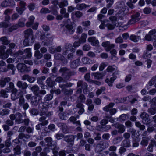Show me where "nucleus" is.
I'll return each instance as SVG.
<instances>
[{"label": "nucleus", "instance_id": "f257e3e1", "mask_svg": "<svg viewBox=\"0 0 156 156\" xmlns=\"http://www.w3.org/2000/svg\"><path fill=\"white\" fill-rule=\"evenodd\" d=\"M59 72L62 73V76H64L66 79H69L71 76L74 75L76 73L74 71H71L69 69L66 67H61L59 70Z\"/></svg>", "mask_w": 156, "mask_h": 156}, {"label": "nucleus", "instance_id": "f03ea898", "mask_svg": "<svg viewBox=\"0 0 156 156\" xmlns=\"http://www.w3.org/2000/svg\"><path fill=\"white\" fill-rule=\"evenodd\" d=\"M119 5L121 6H119V7L122 8V9L118 12L119 16H118L120 20H122L123 19V17L127 14L128 9L126 8V6H125L124 3L123 2L121 3Z\"/></svg>", "mask_w": 156, "mask_h": 156}, {"label": "nucleus", "instance_id": "7ed1b4c3", "mask_svg": "<svg viewBox=\"0 0 156 156\" xmlns=\"http://www.w3.org/2000/svg\"><path fill=\"white\" fill-rule=\"evenodd\" d=\"M22 117V115L19 112H17L15 114H11L9 116L10 119L12 120H15L16 123L17 124L23 123Z\"/></svg>", "mask_w": 156, "mask_h": 156}, {"label": "nucleus", "instance_id": "20e7f679", "mask_svg": "<svg viewBox=\"0 0 156 156\" xmlns=\"http://www.w3.org/2000/svg\"><path fill=\"white\" fill-rule=\"evenodd\" d=\"M30 89L35 95H44L46 93V91L44 90H40L39 87L37 85L33 86Z\"/></svg>", "mask_w": 156, "mask_h": 156}, {"label": "nucleus", "instance_id": "39448f33", "mask_svg": "<svg viewBox=\"0 0 156 156\" xmlns=\"http://www.w3.org/2000/svg\"><path fill=\"white\" fill-rule=\"evenodd\" d=\"M64 28V31L67 34H72L74 32L75 29L71 23H65Z\"/></svg>", "mask_w": 156, "mask_h": 156}, {"label": "nucleus", "instance_id": "423d86ee", "mask_svg": "<svg viewBox=\"0 0 156 156\" xmlns=\"http://www.w3.org/2000/svg\"><path fill=\"white\" fill-rule=\"evenodd\" d=\"M16 54L18 55L25 54V55L23 56V59H25L27 58H30L32 55L31 49L29 48L25 49L24 50L23 52L19 50L18 52L16 53Z\"/></svg>", "mask_w": 156, "mask_h": 156}, {"label": "nucleus", "instance_id": "0eeeda50", "mask_svg": "<svg viewBox=\"0 0 156 156\" xmlns=\"http://www.w3.org/2000/svg\"><path fill=\"white\" fill-rule=\"evenodd\" d=\"M47 106L46 103L42 102L39 104L38 106V108L40 110V115L42 116L44 115L45 112L48 110Z\"/></svg>", "mask_w": 156, "mask_h": 156}, {"label": "nucleus", "instance_id": "6e6552de", "mask_svg": "<svg viewBox=\"0 0 156 156\" xmlns=\"http://www.w3.org/2000/svg\"><path fill=\"white\" fill-rule=\"evenodd\" d=\"M140 117L142 119L143 123L147 125L150 122V120L149 118V115L145 112L141 113Z\"/></svg>", "mask_w": 156, "mask_h": 156}, {"label": "nucleus", "instance_id": "1a4fd4ad", "mask_svg": "<svg viewBox=\"0 0 156 156\" xmlns=\"http://www.w3.org/2000/svg\"><path fill=\"white\" fill-rule=\"evenodd\" d=\"M101 45L104 47L105 50L107 52L109 51L115 47L114 44H111L109 41L103 42L102 43Z\"/></svg>", "mask_w": 156, "mask_h": 156}, {"label": "nucleus", "instance_id": "9d476101", "mask_svg": "<svg viewBox=\"0 0 156 156\" xmlns=\"http://www.w3.org/2000/svg\"><path fill=\"white\" fill-rule=\"evenodd\" d=\"M131 19L128 22L129 24H132L139 21L140 19V13L137 12L135 14L131 16Z\"/></svg>", "mask_w": 156, "mask_h": 156}, {"label": "nucleus", "instance_id": "9b49d317", "mask_svg": "<svg viewBox=\"0 0 156 156\" xmlns=\"http://www.w3.org/2000/svg\"><path fill=\"white\" fill-rule=\"evenodd\" d=\"M119 74V72L118 71H115L112 74L113 76L111 77L110 79H106L105 80V82L107 83L109 86H112V83H113L114 80L117 78V77L116 76H115V74Z\"/></svg>", "mask_w": 156, "mask_h": 156}, {"label": "nucleus", "instance_id": "f8f14e48", "mask_svg": "<svg viewBox=\"0 0 156 156\" xmlns=\"http://www.w3.org/2000/svg\"><path fill=\"white\" fill-rule=\"evenodd\" d=\"M41 95H35L32 96L31 98V103L32 105L37 106L41 101Z\"/></svg>", "mask_w": 156, "mask_h": 156}, {"label": "nucleus", "instance_id": "ddd939ff", "mask_svg": "<svg viewBox=\"0 0 156 156\" xmlns=\"http://www.w3.org/2000/svg\"><path fill=\"white\" fill-rule=\"evenodd\" d=\"M24 36L25 37H28L31 38V42L33 43L34 37L33 36V31L31 29H27L24 31Z\"/></svg>", "mask_w": 156, "mask_h": 156}, {"label": "nucleus", "instance_id": "4468645a", "mask_svg": "<svg viewBox=\"0 0 156 156\" xmlns=\"http://www.w3.org/2000/svg\"><path fill=\"white\" fill-rule=\"evenodd\" d=\"M19 104L20 106L22 107L24 110L27 109L29 107L28 103L25 102V99L23 97L20 98Z\"/></svg>", "mask_w": 156, "mask_h": 156}, {"label": "nucleus", "instance_id": "2eb2a0df", "mask_svg": "<svg viewBox=\"0 0 156 156\" xmlns=\"http://www.w3.org/2000/svg\"><path fill=\"white\" fill-rule=\"evenodd\" d=\"M16 86L20 89L22 90H26L28 87V85L25 82L18 81L16 83Z\"/></svg>", "mask_w": 156, "mask_h": 156}, {"label": "nucleus", "instance_id": "dca6fc26", "mask_svg": "<svg viewBox=\"0 0 156 156\" xmlns=\"http://www.w3.org/2000/svg\"><path fill=\"white\" fill-rule=\"evenodd\" d=\"M76 108L79 109L78 113L79 115H81L85 111L84 105L82 103L80 102H76Z\"/></svg>", "mask_w": 156, "mask_h": 156}, {"label": "nucleus", "instance_id": "f3484780", "mask_svg": "<svg viewBox=\"0 0 156 156\" xmlns=\"http://www.w3.org/2000/svg\"><path fill=\"white\" fill-rule=\"evenodd\" d=\"M80 58H78L71 62L70 63V66L72 68L76 69L80 65Z\"/></svg>", "mask_w": 156, "mask_h": 156}, {"label": "nucleus", "instance_id": "a211bd4d", "mask_svg": "<svg viewBox=\"0 0 156 156\" xmlns=\"http://www.w3.org/2000/svg\"><path fill=\"white\" fill-rule=\"evenodd\" d=\"M17 68L21 72H24L27 71V68L26 65L23 63H18L16 66Z\"/></svg>", "mask_w": 156, "mask_h": 156}, {"label": "nucleus", "instance_id": "6ab92c4d", "mask_svg": "<svg viewBox=\"0 0 156 156\" xmlns=\"http://www.w3.org/2000/svg\"><path fill=\"white\" fill-rule=\"evenodd\" d=\"M88 41L91 44L92 46H97L99 44V41L95 37H90L88 38Z\"/></svg>", "mask_w": 156, "mask_h": 156}, {"label": "nucleus", "instance_id": "aec40b11", "mask_svg": "<svg viewBox=\"0 0 156 156\" xmlns=\"http://www.w3.org/2000/svg\"><path fill=\"white\" fill-rule=\"evenodd\" d=\"M72 46L71 44L69 43H67L65 44L63 48V54L66 55L72 48Z\"/></svg>", "mask_w": 156, "mask_h": 156}, {"label": "nucleus", "instance_id": "412c9836", "mask_svg": "<svg viewBox=\"0 0 156 156\" xmlns=\"http://www.w3.org/2000/svg\"><path fill=\"white\" fill-rule=\"evenodd\" d=\"M113 126L118 129V132L119 133H122L125 131V128L123 125L116 123Z\"/></svg>", "mask_w": 156, "mask_h": 156}, {"label": "nucleus", "instance_id": "4be33fe9", "mask_svg": "<svg viewBox=\"0 0 156 156\" xmlns=\"http://www.w3.org/2000/svg\"><path fill=\"white\" fill-rule=\"evenodd\" d=\"M55 57L57 60H60L64 64H66L67 63V61L66 58L60 54H55Z\"/></svg>", "mask_w": 156, "mask_h": 156}, {"label": "nucleus", "instance_id": "5701e85b", "mask_svg": "<svg viewBox=\"0 0 156 156\" xmlns=\"http://www.w3.org/2000/svg\"><path fill=\"white\" fill-rule=\"evenodd\" d=\"M11 99L13 101H14L19 97V94L18 92V90L16 89H14L12 90V93L11 95Z\"/></svg>", "mask_w": 156, "mask_h": 156}, {"label": "nucleus", "instance_id": "b1692460", "mask_svg": "<svg viewBox=\"0 0 156 156\" xmlns=\"http://www.w3.org/2000/svg\"><path fill=\"white\" fill-rule=\"evenodd\" d=\"M57 125L58 127L62 129L63 133H67L68 128L66 124L62 122H58L57 123Z\"/></svg>", "mask_w": 156, "mask_h": 156}, {"label": "nucleus", "instance_id": "393cba45", "mask_svg": "<svg viewBox=\"0 0 156 156\" xmlns=\"http://www.w3.org/2000/svg\"><path fill=\"white\" fill-rule=\"evenodd\" d=\"M77 87H81V88L83 90L86 89L87 88V84L86 83L82 80H79L77 83Z\"/></svg>", "mask_w": 156, "mask_h": 156}, {"label": "nucleus", "instance_id": "a878e982", "mask_svg": "<svg viewBox=\"0 0 156 156\" xmlns=\"http://www.w3.org/2000/svg\"><path fill=\"white\" fill-rule=\"evenodd\" d=\"M69 114L64 112H60L59 114V116L60 119L62 120H66L67 119Z\"/></svg>", "mask_w": 156, "mask_h": 156}, {"label": "nucleus", "instance_id": "bb28decb", "mask_svg": "<svg viewBox=\"0 0 156 156\" xmlns=\"http://www.w3.org/2000/svg\"><path fill=\"white\" fill-rule=\"evenodd\" d=\"M39 119V121L41 122L40 123L42 124L43 126H45L48 124V121L46 120V117L44 116H41Z\"/></svg>", "mask_w": 156, "mask_h": 156}, {"label": "nucleus", "instance_id": "cd10ccee", "mask_svg": "<svg viewBox=\"0 0 156 156\" xmlns=\"http://www.w3.org/2000/svg\"><path fill=\"white\" fill-rule=\"evenodd\" d=\"M92 76H94L95 79L99 80L102 79L104 75L102 73L96 72L92 73Z\"/></svg>", "mask_w": 156, "mask_h": 156}, {"label": "nucleus", "instance_id": "c85d7f7f", "mask_svg": "<svg viewBox=\"0 0 156 156\" xmlns=\"http://www.w3.org/2000/svg\"><path fill=\"white\" fill-rule=\"evenodd\" d=\"M75 137L74 136L72 135L66 136H64V140L67 142H73Z\"/></svg>", "mask_w": 156, "mask_h": 156}, {"label": "nucleus", "instance_id": "c756f323", "mask_svg": "<svg viewBox=\"0 0 156 156\" xmlns=\"http://www.w3.org/2000/svg\"><path fill=\"white\" fill-rule=\"evenodd\" d=\"M34 20L35 17L34 16H30L28 18V21L26 23V26L27 27H30L33 24Z\"/></svg>", "mask_w": 156, "mask_h": 156}, {"label": "nucleus", "instance_id": "7c9ffc66", "mask_svg": "<svg viewBox=\"0 0 156 156\" xmlns=\"http://www.w3.org/2000/svg\"><path fill=\"white\" fill-rule=\"evenodd\" d=\"M89 5H87L84 3L77 4L76 6L77 9L78 10H82L87 8H89Z\"/></svg>", "mask_w": 156, "mask_h": 156}, {"label": "nucleus", "instance_id": "2f4dec72", "mask_svg": "<svg viewBox=\"0 0 156 156\" xmlns=\"http://www.w3.org/2000/svg\"><path fill=\"white\" fill-rule=\"evenodd\" d=\"M70 121L74 124H76V126L80 125V122L79 120H76V118L75 117L72 116L69 119Z\"/></svg>", "mask_w": 156, "mask_h": 156}, {"label": "nucleus", "instance_id": "473e14b6", "mask_svg": "<svg viewBox=\"0 0 156 156\" xmlns=\"http://www.w3.org/2000/svg\"><path fill=\"white\" fill-rule=\"evenodd\" d=\"M150 138L147 136L143 137L142 140L140 142V144L143 146H147L148 144V142Z\"/></svg>", "mask_w": 156, "mask_h": 156}, {"label": "nucleus", "instance_id": "72a5a7b5", "mask_svg": "<svg viewBox=\"0 0 156 156\" xmlns=\"http://www.w3.org/2000/svg\"><path fill=\"white\" fill-rule=\"evenodd\" d=\"M123 139L122 136H118L114 138L112 141L113 144L114 145L118 144Z\"/></svg>", "mask_w": 156, "mask_h": 156}, {"label": "nucleus", "instance_id": "f704fd0d", "mask_svg": "<svg viewBox=\"0 0 156 156\" xmlns=\"http://www.w3.org/2000/svg\"><path fill=\"white\" fill-rule=\"evenodd\" d=\"M73 84L71 83H63L59 85V87L62 89V90L66 89V87H71Z\"/></svg>", "mask_w": 156, "mask_h": 156}, {"label": "nucleus", "instance_id": "c9c22d12", "mask_svg": "<svg viewBox=\"0 0 156 156\" xmlns=\"http://www.w3.org/2000/svg\"><path fill=\"white\" fill-rule=\"evenodd\" d=\"M130 141L129 140H124L121 144V146L125 147H129L130 146Z\"/></svg>", "mask_w": 156, "mask_h": 156}, {"label": "nucleus", "instance_id": "e433bc0d", "mask_svg": "<svg viewBox=\"0 0 156 156\" xmlns=\"http://www.w3.org/2000/svg\"><path fill=\"white\" fill-rule=\"evenodd\" d=\"M0 41L2 42V44L7 45L9 43V41L6 36H3L0 38Z\"/></svg>", "mask_w": 156, "mask_h": 156}, {"label": "nucleus", "instance_id": "4c0bfd02", "mask_svg": "<svg viewBox=\"0 0 156 156\" xmlns=\"http://www.w3.org/2000/svg\"><path fill=\"white\" fill-rule=\"evenodd\" d=\"M86 100V97L83 94H80L77 98L76 101V102H80L81 103H84Z\"/></svg>", "mask_w": 156, "mask_h": 156}, {"label": "nucleus", "instance_id": "58836bf2", "mask_svg": "<svg viewBox=\"0 0 156 156\" xmlns=\"http://www.w3.org/2000/svg\"><path fill=\"white\" fill-rule=\"evenodd\" d=\"M147 112L151 115H154L156 113V107L151 105V107L148 109Z\"/></svg>", "mask_w": 156, "mask_h": 156}, {"label": "nucleus", "instance_id": "ea45409f", "mask_svg": "<svg viewBox=\"0 0 156 156\" xmlns=\"http://www.w3.org/2000/svg\"><path fill=\"white\" fill-rule=\"evenodd\" d=\"M129 39L134 42H137L140 39V37L133 34L130 36Z\"/></svg>", "mask_w": 156, "mask_h": 156}, {"label": "nucleus", "instance_id": "a19ab883", "mask_svg": "<svg viewBox=\"0 0 156 156\" xmlns=\"http://www.w3.org/2000/svg\"><path fill=\"white\" fill-rule=\"evenodd\" d=\"M46 83L48 86L51 87H53L55 84V81H52L50 77H48L47 79Z\"/></svg>", "mask_w": 156, "mask_h": 156}, {"label": "nucleus", "instance_id": "79ce46f5", "mask_svg": "<svg viewBox=\"0 0 156 156\" xmlns=\"http://www.w3.org/2000/svg\"><path fill=\"white\" fill-rule=\"evenodd\" d=\"M26 21L25 19L23 17L21 18L18 21V27H23L25 26V23Z\"/></svg>", "mask_w": 156, "mask_h": 156}, {"label": "nucleus", "instance_id": "37998d69", "mask_svg": "<svg viewBox=\"0 0 156 156\" xmlns=\"http://www.w3.org/2000/svg\"><path fill=\"white\" fill-rule=\"evenodd\" d=\"M8 55L4 51L0 50V58L3 59H5L8 57Z\"/></svg>", "mask_w": 156, "mask_h": 156}, {"label": "nucleus", "instance_id": "c03bdc74", "mask_svg": "<svg viewBox=\"0 0 156 156\" xmlns=\"http://www.w3.org/2000/svg\"><path fill=\"white\" fill-rule=\"evenodd\" d=\"M114 105V104L113 103H110L109 104L103 108V110L106 112H108L112 108Z\"/></svg>", "mask_w": 156, "mask_h": 156}, {"label": "nucleus", "instance_id": "a18cd8bd", "mask_svg": "<svg viewBox=\"0 0 156 156\" xmlns=\"http://www.w3.org/2000/svg\"><path fill=\"white\" fill-rule=\"evenodd\" d=\"M129 115L127 114H123L121 115L119 118V120L121 121H124L128 119Z\"/></svg>", "mask_w": 156, "mask_h": 156}, {"label": "nucleus", "instance_id": "49530a36", "mask_svg": "<svg viewBox=\"0 0 156 156\" xmlns=\"http://www.w3.org/2000/svg\"><path fill=\"white\" fill-rule=\"evenodd\" d=\"M99 144L103 149L108 148L109 146V143L106 141H101Z\"/></svg>", "mask_w": 156, "mask_h": 156}, {"label": "nucleus", "instance_id": "de8ad7c7", "mask_svg": "<svg viewBox=\"0 0 156 156\" xmlns=\"http://www.w3.org/2000/svg\"><path fill=\"white\" fill-rule=\"evenodd\" d=\"M56 142L55 141H53L51 143H48V145L49 149H53L57 148L56 147Z\"/></svg>", "mask_w": 156, "mask_h": 156}, {"label": "nucleus", "instance_id": "09e8293b", "mask_svg": "<svg viewBox=\"0 0 156 156\" xmlns=\"http://www.w3.org/2000/svg\"><path fill=\"white\" fill-rule=\"evenodd\" d=\"M87 37V34L83 33L82 34L81 37L79 39V41L81 43H84L86 42V39Z\"/></svg>", "mask_w": 156, "mask_h": 156}, {"label": "nucleus", "instance_id": "8fccbe9b", "mask_svg": "<svg viewBox=\"0 0 156 156\" xmlns=\"http://www.w3.org/2000/svg\"><path fill=\"white\" fill-rule=\"evenodd\" d=\"M117 69V67L115 65L109 66L107 68L106 70L109 72H112L113 71L116 70Z\"/></svg>", "mask_w": 156, "mask_h": 156}, {"label": "nucleus", "instance_id": "3c124183", "mask_svg": "<svg viewBox=\"0 0 156 156\" xmlns=\"http://www.w3.org/2000/svg\"><path fill=\"white\" fill-rule=\"evenodd\" d=\"M135 125L137 127L139 128L141 130H144L145 128V126L144 125H142L139 122H135Z\"/></svg>", "mask_w": 156, "mask_h": 156}, {"label": "nucleus", "instance_id": "603ef678", "mask_svg": "<svg viewBox=\"0 0 156 156\" xmlns=\"http://www.w3.org/2000/svg\"><path fill=\"white\" fill-rule=\"evenodd\" d=\"M34 56L37 59H39L42 58L43 56V54L40 52L39 50H36L35 51Z\"/></svg>", "mask_w": 156, "mask_h": 156}, {"label": "nucleus", "instance_id": "864d4df0", "mask_svg": "<svg viewBox=\"0 0 156 156\" xmlns=\"http://www.w3.org/2000/svg\"><path fill=\"white\" fill-rule=\"evenodd\" d=\"M68 5V1L66 0L62 1L58 4V5L60 8H64L65 6H67Z\"/></svg>", "mask_w": 156, "mask_h": 156}, {"label": "nucleus", "instance_id": "5fc2aeb1", "mask_svg": "<svg viewBox=\"0 0 156 156\" xmlns=\"http://www.w3.org/2000/svg\"><path fill=\"white\" fill-rule=\"evenodd\" d=\"M0 97L4 98H7L8 97V94L6 91L5 90L2 89L0 92Z\"/></svg>", "mask_w": 156, "mask_h": 156}, {"label": "nucleus", "instance_id": "6e6d98bb", "mask_svg": "<svg viewBox=\"0 0 156 156\" xmlns=\"http://www.w3.org/2000/svg\"><path fill=\"white\" fill-rule=\"evenodd\" d=\"M29 111L30 113L34 115H38L39 113V111L38 109L34 108L31 109Z\"/></svg>", "mask_w": 156, "mask_h": 156}, {"label": "nucleus", "instance_id": "4d7b16f0", "mask_svg": "<svg viewBox=\"0 0 156 156\" xmlns=\"http://www.w3.org/2000/svg\"><path fill=\"white\" fill-rule=\"evenodd\" d=\"M25 39L23 41V44L24 45L26 46H29L31 44V43H33L31 42V40L30 41V42L29 40L30 38L28 37H25Z\"/></svg>", "mask_w": 156, "mask_h": 156}, {"label": "nucleus", "instance_id": "13d9d810", "mask_svg": "<svg viewBox=\"0 0 156 156\" xmlns=\"http://www.w3.org/2000/svg\"><path fill=\"white\" fill-rule=\"evenodd\" d=\"M46 79L45 76H42L41 77H38L37 78V83L39 84L42 85L43 84V81Z\"/></svg>", "mask_w": 156, "mask_h": 156}, {"label": "nucleus", "instance_id": "bf43d9fd", "mask_svg": "<svg viewBox=\"0 0 156 156\" xmlns=\"http://www.w3.org/2000/svg\"><path fill=\"white\" fill-rule=\"evenodd\" d=\"M126 148L123 146H121L119 150V156H122V154L126 151Z\"/></svg>", "mask_w": 156, "mask_h": 156}, {"label": "nucleus", "instance_id": "052dcab7", "mask_svg": "<svg viewBox=\"0 0 156 156\" xmlns=\"http://www.w3.org/2000/svg\"><path fill=\"white\" fill-rule=\"evenodd\" d=\"M9 112L10 110L8 109H4L0 112V115L2 116H4L9 114Z\"/></svg>", "mask_w": 156, "mask_h": 156}, {"label": "nucleus", "instance_id": "680f3d73", "mask_svg": "<svg viewBox=\"0 0 156 156\" xmlns=\"http://www.w3.org/2000/svg\"><path fill=\"white\" fill-rule=\"evenodd\" d=\"M53 94H48L46 95L44 98V101H46L51 100L53 98Z\"/></svg>", "mask_w": 156, "mask_h": 156}, {"label": "nucleus", "instance_id": "e2e57ef3", "mask_svg": "<svg viewBox=\"0 0 156 156\" xmlns=\"http://www.w3.org/2000/svg\"><path fill=\"white\" fill-rule=\"evenodd\" d=\"M84 78L85 80L87 81L90 83L92 81V80L90 78V73H88L85 75L84 76Z\"/></svg>", "mask_w": 156, "mask_h": 156}, {"label": "nucleus", "instance_id": "0e129e2a", "mask_svg": "<svg viewBox=\"0 0 156 156\" xmlns=\"http://www.w3.org/2000/svg\"><path fill=\"white\" fill-rule=\"evenodd\" d=\"M103 148H102V147H101V146L100 144L99 143L97 145H96L95 149V152L97 153H98L100 152L101 151L103 150Z\"/></svg>", "mask_w": 156, "mask_h": 156}, {"label": "nucleus", "instance_id": "69168bd1", "mask_svg": "<svg viewBox=\"0 0 156 156\" xmlns=\"http://www.w3.org/2000/svg\"><path fill=\"white\" fill-rule=\"evenodd\" d=\"M62 92H63L64 94L65 95H71L73 93V90L72 89L68 90L66 89L64 90H62Z\"/></svg>", "mask_w": 156, "mask_h": 156}, {"label": "nucleus", "instance_id": "338daca9", "mask_svg": "<svg viewBox=\"0 0 156 156\" xmlns=\"http://www.w3.org/2000/svg\"><path fill=\"white\" fill-rule=\"evenodd\" d=\"M90 59L87 57H84L81 59V61L84 64H87L89 63V61Z\"/></svg>", "mask_w": 156, "mask_h": 156}, {"label": "nucleus", "instance_id": "774afa93", "mask_svg": "<svg viewBox=\"0 0 156 156\" xmlns=\"http://www.w3.org/2000/svg\"><path fill=\"white\" fill-rule=\"evenodd\" d=\"M20 16L17 13H15L12 14L11 17V20L14 21L16 20Z\"/></svg>", "mask_w": 156, "mask_h": 156}]
</instances>
